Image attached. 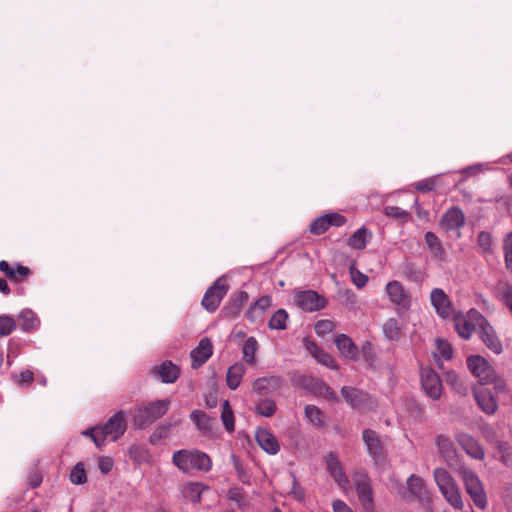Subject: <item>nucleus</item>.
Wrapping results in <instances>:
<instances>
[{
	"label": "nucleus",
	"instance_id": "obj_1",
	"mask_svg": "<svg viewBox=\"0 0 512 512\" xmlns=\"http://www.w3.org/2000/svg\"><path fill=\"white\" fill-rule=\"evenodd\" d=\"M127 413L118 411L111 416L104 425L94 426L82 432L86 437H90L98 448L105 445L106 439L117 441L123 436L127 429Z\"/></svg>",
	"mask_w": 512,
	"mask_h": 512
},
{
	"label": "nucleus",
	"instance_id": "obj_2",
	"mask_svg": "<svg viewBox=\"0 0 512 512\" xmlns=\"http://www.w3.org/2000/svg\"><path fill=\"white\" fill-rule=\"evenodd\" d=\"M433 479L446 502L456 510L464 508L462 494L454 477L443 467L433 470Z\"/></svg>",
	"mask_w": 512,
	"mask_h": 512
},
{
	"label": "nucleus",
	"instance_id": "obj_3",
	"mask_svg": "<svg viewBox=\"0 0 512 512\" xmlns=\"http://www.w3.org/2000/svg\"><path fill=\"white\" fill-rule=\"evenodd\" d=\"M173 464L182 472L193 469L208 472L212 467L210 457L199 450H178L172 457Z\"/></svg>",
	"mask_w": 512,
	"mask_h": 512
},
{
	"label": "nucleus",
	"instance_id": "obj_4",
	"mask_svg": "<svg viewBox=\"0 0 512 512\" xmlns=\"http://www.w3.org/2000/svg\"><path fill=\"white\" fill-rule=\"evenodd\" d=\"M457 472L474 505L479 509H486L488 506L487 495L478 474L465 466L460 467Z\"/></svg>",
	"mask_w": 512,
	"mask_h": 512
},
{
	"label": "nucleus",
	"instance_id": "obj_5",
	"mask_svg": "<svg viewBox=\"0 0 512 512\" xmlns=\"http://www.w3.org/2000/svg\"><path fill=\"white\" fill-rule=\"evenodd\" d=\"M170 401L163 399L139 406L134 414L133 421L137 427H144L161 418L168 411Z\"/></svg>",
	"mask_w": 512,
	"mask_h": 512
},
{
	"label": "nucleus",
	"instance_id": "obj_6",
	"mask_svg": "<svg viewBox=\"0 0 512 512\" xmlns=\"http://www.w3.org/2000/svg\"><path fill=\"white\" fill-rule=\"evenodd\" d=\"M455 329L458 335L468 340L471 338L476 328L478 330L485 321V317L476 309H470L467 313H455L453 315Z\"/></svg>",
	"mask_w": 512,
	"mask_h": 512
},
{
	"label": "nucleus",
	"instance_id": "obj_7",
	"mask_svg": "<svg viewBox=\"0 0 512 512\" xmlns=\"http://www.w3.org/2000/svg\"><path fill=\"white\" fill-rule=\"evenodd\" d=\"M341 395L349 405L360 411H370L373 410L376 406L372 397L353 387H342Z\"/></svg>",
	"mask_w": 512,
	"mask_h": 512
},
{
	"label": "nucleus",
	"instance_id": "obj_8",
	"mask_svg": "<svg viewBox=\"0 0 512 512\" xmlns=\"http://www.w3.org/2000/svg\"><path fill=\"white\" fill-rule=\"evenodd\" d=\"M228 291L227 280L224 276L219 277L213 286H211L202 299V306L209 312L215 311L221 300L224 298Z\"/></svg>",
	"mask_w": 512,
	"mask_h": 512
},
{
	"label": "nucleus",
	"instance_id": "obj_9",
	"mask_svg": "<svg viewBox=\"0 0 512 512\" xmlns=\"http://www.w3.org/2000/svg\"><path fill=\"white\" fill-rule=\"evenodd\" d=\"M385 293L389 301L395 305L398 310H408L411 306L410 293L404 288L402 283L396 280L389 281L385 285Z\"/></svg>",
	"mask_w": 512,
	"mask_h": 512
},
{
	"label": "nucleus",
	"instance_id": "obj_10",
	"mask_svg": "<svg viewBox=\"0 0 512 512\" xmlns=\"http://www.w3.org/2000/svg\"><path fill=\"white\" fill-rule=\"evenodd\" d=\"M421 384L426 395L437 400L442 394V383L438 374L431 368L425 367L420 370Z\"/></svg>",
	"mask_w": 512,
	"mask_h": 512
},
{
	"label": "nucleus",
	"instance_id": "obj_11",
	"mask_svg": "<svg viewBox=\"0 0 512 512\" xmlns=\"http://www.w3.org/2000/svg\"><path fill=\"white\" fill-rule=\"evenodd\" d=\"M326 471L342 489L349 487V479L344 472L339 456L335 452L328 453L325 458Z\"/></svg>",
	"mask_w": 512,
	"mask_h": 512
},
{
	"label": "nucleus",
	"instance_id": "obj_12",
	"mask_svg": "<svg viewBox=\"0 0 512 512\" xmlns=\"http://www.w3.org/2000/svg\"><path fill=\"white\" fill-rule=\"evenodd\" d=\"M294 302L299 308L309 312L320 310L326 305L325 299L312 290L297 291Z\"/></svg>",
	"mask_w": 512,
	"mask_h": 512
},
{
	"label": "nucleus",
	"instance_id": "obj_13",
	"mask_svg": "<svg viewBox=\"0 0 512 512\" xmlns=\"http://www.w3.org/2000/svg\"><path fill=\"white\" fill-rule=\"evenodd\" d=\"M430 301L440 318L447 319L455 314L453 305L443 289L434 288L430 294Z\"/></svg>",
	"mask_w": 512,
	"mask_h": 512
},
{
	"label": "nucleus",
	"instance_id": "obj_14",
	"mask_svg": "<svg viewBox=\"0 0 512 512\" xmlns=\"http://www.w3.org/2000/svg\"><path fill=\"white\" fill-rule=\"evenodd\" d=\"M467 364L471 373L479 379V385H482L486 380H489L495 372L494 367L480 355H472L468 357Z\"/></svg>",
	"mask_w": 512,
	"mask_h": 512
},
{
	"label": "nucleus",
	"instance_id": "obj_15",
	"mask_svg": "<svg viewBox=\"0 0 512 512\" xmlns=\"http://www.w3.org/2000/svg\"><path fill=\"white\" fill-rule=\"evenodd\" d=\"M455 439L467 455L476 460L484 459V448L475 437L466 432L460 431L455 434Z\"/></svg>",
	"mask_w": 512,
	"mask_h": 512
},
{
	"label": "nucleus",
	"instance_id": "obj_16",
	"mask_svg": "<svg viewBox=\"0 0 512 512\" xmlns=\"http://www.w3.org/2000/svg\"><path fill=\"white\" fill-rule=\"evenodd\" d=\"M346 223V218L336 212L327 213L315 219L310 225V232L320 235L326 232L331 226H342Z\"/></svg>",
	"mask_w": 512,
	"mask_h": 512
},
{
	"label": "nucleus",
	"instance_id": "obj_17",
	"mask_svg": "<svg viewBox=\"0 0 512 512\" xmlns=\"http://www.w3.org/2000/svg\"><path fill=\"white\" fill-rule=\"evenodd\" d=\"M474 397L480 409L488 414L493 415L498 408V403L492 395L491 390L483 385L474 388Z\"/></svg>",
	"mask_w": 512,
	"mask_h": 512
},
{
	"label": "nucleus",
	"instance_id": "obj_18",
	"mask_svg": "<svg viewBox=\"0 0 512 512\" xmlns=\"http://www.w3.org/2000/svg\"><path fill=\"white\" fill-rule=\"evenodd\" d=\"M478 332L481 340L488 349L497 355L503 352V344L487 319H485Z\"/></svg>",
	"mask_w": 512,
	"mask_h": 512
},
{
	"label": "nucleus",
	"instance_id": "obj_19",
	"mask_svg": "<svg viewBox=\"0 0 512 512\" xmlns=\"http://www.w3.org/2000/svg\"><path fill=\"white\" fill-rule=\"evenodd\" d=\"M435 446L440 457L450 465L457 458V449L454 442L446 435L439 434L435 437Z\"/></svg>",
	"mask_w": 512,
	"mask_h": 512
},
{
	"label": "nucleus",
	"instance_id": "obj_20",
	"mask_svg": "<svg viewBox=\"0 0 512 512\" xmlns=\"http://www.w3.org/2000/svg\"><path fill=\"white\" fill-rule=\"evenodd\" d=\"M213 354V345L209 338H202L198 345L191 351L192 366L194 368L203 365Z\"/></svg>",
	"mask_w": 512,
	"mask_h": 512
},
{
	"label": "nucleus",
	"instance_id": "obj_21",
	"mask_svg": "<svg viewBox=\"0 0 512 512\" xmlns=\"http://www.w3.org/2000/svg\"><path fill=\"white\" fill-rule=\"evenodd\" d=\"M362 438L369 455L375 461L381 459L383 456V445L378 434L371 429H365L362 433Z\"/></svg>",
	"mask_w": 512,
	"mask_h": 512
},
{
	"label": "nucleus",
	"instance_id": "obj_22",
	"mask_svg": "<svg viewBox=\"0 0 512 512\" xmlns=\"http://www.w3.org/2000/svg\"><path fill=\"white\" fill-rule=\"evenodd\" d=\"M255 439L261 449L268 454L275 455L280 450L277 439L268 429L259 428L256 431Z\"/></svg>",
	"mask_w": 512,
	"mask_h": 512
},
{
	"label": "nucleus",
	"instance_id": "obj_23",
	"mask_svg": "<svg viewBox=\"0 0 512 512\" xmlns=\"http://www.w3.org/2000/svg\"><path fill=\"white\" fill-rule=\"evenodd\" d=\"M406 488L412 499L420 501L428 499V489L425 481L421 477L415 474L410 475L406 480Z\"/></svg>",
	"mask_w": 512,
	"mask_h": 512
},
{
	"label": "nucleus",
	"instance_id": "obj_24",
	"mask_svg": "<svg viewBox=\"0 0 512 512\" xmlns=\"http://www.w3.org/2000/svg\"><path fill=\"white\" fill-rule=\"evenodd\" d=\"M464 223V213L459 208L453 207L443 215L441 226L443 229L449 231L459 229Z\"/></svg>",
	"mask_w": 512,
	"mask_h": 512
},
{
	"label": "nucleus",
	"instance_id": "obj_25",
	"mask_svg": "<svg viewBox=\"0 0 512 512\" xmlns=\"http://www.w3.org/2000/svg\"><path fill=\"white\" fill-rule=\"evenodd\" d=\"M208 489L201 482H187L181 486V494L189 502L199 503L204 491Z\"/></svg>",
	"mask_w": 512,
	"mask_h": 512
},
{
	"label": "nucleus",
	"instance_id": "obj_26",
	"mask_svg": "<svg viewBox=\"0 0 512 512\" xmlns=\"http://www.w3.org/2000/svg\"><path fill=\"white\" fill-rule=\"evenodd\" d=\"M335 343L337 346V349L343 355L345 358L351 359L356 361L358 359V348L353 343L350 337H348L345 334H339L336 339Z\"/></svg>",
	"mask_w": 512,
	"mask_h": 512
},
{
	"label": "nucleus",
	"instance_id": "obj_27",
	"mask_svg": "<svg viewBox=\"0 0 512 512\" xmlns=\"http://www.w3.org/2000/svg\"><path fill=\"white\" fill-rule=\"evenodd\" d=\"M424 240L432 257L435 260L441 262L446 260V252L436 234L428 231L424 235Z\"/></svg>",
	"mask_w": 512,
	"mask_h": 512
},
{
	"label": "nucleus",
	"instance_id": "obj_28",
	"mask_svg": "<svg viewBox=\"0 0 512 512\" xmlns=\"http://www.w3.org/2000/svg\"><path fill=\"white\" fill-rule=\"evenodd\" d=\"M155 371L164 383L175 382L180 374L179 368L171 361H164L155 368Z\"/></svg>",
	"mask_w": 512,
	"mask_h": 512
},
{
	"label": "nucleus",
	"instance_id": "obj_29",
	"mask_svg": "<svg viewBox=\"0 0 512 512\" xmlns=\"http://www.w3.org/2000/svg\"><path fill=\"white\" fill-rule=\"evenodd\" d=\"M245 372L246 368L243 363L237 362L230 366L226 375L227 386L232 390L238 388Z\"/></svg>",
	"mask_w": 512,
	"mask_h": 512
},
{
	"label": "nucleus",
	"instance_id": "obj_30",
	"mask_svg": "<svg viewBox=\"0 0 512 512\" xmlns=\"http://www.w3.org/2000/svg\"><path fill=\"white\" fill-rule=\"evenodd\" d=\"M356 490L360 501L364 504L372 502V489L367 475H360L356 480Z\"/></svg>",
	"mask_w": 512,
	"mask_h": 512
},
{
	"label": "nucleus",
	"instance_id": "obj_31",
	"mask_svg": "<svg viewBox=\"0 0 512 512\" xmlns=\"http://www.w3.org/2000/svg\"><path fill=\"white\" fill-rule=\"evenodd\" d=\"M371 239V233L368 229L361 227L356 230L348 239V244L354 249H364Z\"/></svg>",
	"mask_w": 512,
	"mask_h": 512
},
{
	"label": "nucleus",
	"instance_id": "obj_32",
	"mask_svg": "<svg viewBox=\"0 0 512 512\" xmlns=\"http://www.w3.org/2000/svg\"><path fill=\"white\" fill-rule=\"evenodd\" d=\"M258 350V342L255 337H248L242 346L243 358L249 365L257 363L256 352Z\"/></svg>",
	"mask_w": 512,
	"mask_h": 512
},
{
	"label": "nucleus",
	"instance_id": "obj_33",
	"mask_svg": "<svg viewBox=\"0 0 512 512\" xmlns=\"http://www.w3.org/2000/svg\"><path fill=\"white\" fill-rule=\"evenodd\" d=\"M272 304V299L270 296H262L260 297L254 305L247 311L246 316L251 321L254 322L258 316V314L264 313Z\"/></svg>",
	"mask_w": 512,
	"mask_h": 512
},
{
	"label": "nucleus",
	"instance_id": "obj_34",
	"mask_svg": "<svg viewBox=\"0 0 512 512\" xmlns=\"http://www.w3.org/2000/svg\"><path fill=\"white\" fill-rule=\"evenodd\" d=\"M190 418L195 423L199 430H201L204 433L211 432V420L205 412L201 410H194L191 413Z\"/></svg>",
	"mask_w": 512,
	"mask_h": 512
},
{
	"label": "nucleus",
	"instance_id": "obj_35",
	"mask_svg": "<svg viewBox=\"0 0 512 512\" xmlns=\"http://www.w3.org/2000/svg\"><path fill=\"white\" fill-rule=\"evenodd\" d=\"M435 361L441 365V359L448 360L452 356V348L444 339L436 340V352L433 353Z\"/></svg>",
	"mask_w": 512,
	"mask_h": 512
},
{
	"label": "nucleus",
	"instance_id": "obj_36",
	"mask_svg": "<svg viewBox=\"0 0 512 512\" xmlns=\"http://www.w3.org/2000/svg\"><path fill=\"white\" fill-rule=\"evenodd\" d=\"M495 295L512 314V286L507 283L499 284L495 289Z\"/></svg>",
	"mask_w": 512,
	"mask_h": 512
},
{
	"label": "nucleus",
	"instance_id": "obj_37",
	"mask_svg": "<svg viewBox=\"0 0 512 512\" xmlns=\"http://www.w3.org/2000/svg\"><path fill=\"white\" fill-rule=\"evenodd\" d=\"M305 417L306 419L313 424L314 426L322 427L325 424V416L322 413V411L314 406V405H307L305 407Z\"/></svg>",
	"mask_w": 512,
	"mask_h": 512
},
{
	"label": "nucleus",
	"instance_id": "obj_38",
	"mask_svg": "<svg viewBox=\"0 0 512 512\" xmlns=\"http://www.w3.org/2000/svg\"><path fill=\"white\" fill-rule=\"evenodd\" d=\"M127 453L130 459L137 464H141L148 459V450L144 445L132 444L129 446Z\"/></svg>",
	"mask_w": 512,
	"mask_h": 512
},
{
	"label": "nucleus",
	"instance_id": "obj_39",
	"mask_svg": "<svg viewBox=\"0 0 512 512\" xmlns=\"http://www.w3.org/2000/svg\"><path fill=\"white\" fill-rule=\"evenodd\" d=\"M23 331H31L38 326V319L32 310L24 309L19 314Z\"/></svg>",
	"mask_w": 512,
	"mask_h": 512
},
{
	"label": "nucleus",
	"instance_id": "obj_40",
	"mask_svg": "<svg viewBox=\"0 0 512 512\" xmlns=\"http://www.w3.org/2000/svg\"><path fill=\"white\" fill-rule=\"evenodd\" d=\"M288 314L284 309L277 310L268 322V326L273 330H284L287 327Z\"/></svg>",
	"mask_w": 512,
	"mask_h": 512
},
{
	"label": "nucleus",
	"instance_id": "obj_41",
	"mask_svg": "<svg viewBox=\"0 0 512 512\" xmlns=\"http://www.w3.org/2000/svg\"><path fill=\"white\" fill-rule=\"evenodd\" d=\"M382 331L387 339L397 340L400 333V326L398 321L395 318L387 319L382 326Z\"/></svg>",
	"mask_w": 512,
	"mask_h": 512
},
{
	"label": "nucleus",
	"instance_id": "obj_42",
	"mask_svg": "<svg viewBox=\"0 0 512 512\" xmlns=\"http://www.w3.org/2000/svg\"><path fill=\"white\" fill-rule=\"evenodd\" d=\"M70 481L75 485H82L87 481V474L83 463H77L69 475Z\"/></svg>",
	"mask_w": 512,
	"mask_h": 512
},
{
	"label": "nucleus",
	"instance_id": "obj_43",
	"mask_svg": "<svg viewBox=\"0 0 512 512\" xmlns=\"http://www.w3.org/2000/svg\"><path fill=\"white\" fill-rule=\"evenodd\" d=\"M221 419L228 432L234 431V415L227 400L222 403Z\"/></svg>",
	"mask_w": 512,
	"mask_h": 512
},
{
	"label": "nucleus",
	"instance_id": "obj_44",
	"mask_svg": "<svg viewBox=\"0 0 512 512\" xmlns=\"http://www.w3.org/2000/svg\"><path fill=\"white\" fill-rule=\"evenodd\" d=\"M383 213L387 217L400 220L402 223H406L410 219V214L406 210L397 206H386L383 209Z\"/></svg>",
	"mask_w": 512,
	"mask_h": 512
},
{
	"label": "nucleus",
	"instance_id": "obj_45",
	"mask_svg": "<svg viewBox=\"0 0 512 512\" xmlns=\"http://www.w3.org/2000/svg\"><path fill=\"white\" fill-rule=\"evenodd\" d=\"M256 411L261 416L270 417L276 411V403L271 399H264L256 405Z\"/></svg>",
	"mask_w": 512,
	"mask_h": 512
},
{
	"label": "nucleus",
	"instance_id": "obj_46",
	"mask_svg": "<svg viewBox=\"0 0 512 512\" xmlns=\"http://www.w3.org/2000/svg\"><path fill=\"white\" fill-rule=\"evenodd\" d=\"M351 280L357 288H363L368 282V276L360 272L354 264L350 265L349 268Z\"/></svg>",
	"mask_w": 512,
	"mask_h": 512
},
{
	"label": "nucleus",
	"instance_id": "obj_47",
	"mask_svg": "<svg viewBox=\"0 0 512 512\" xmlns=\"http://www.w3.org/2000/svg\"><path fill=\"white\" fill-rule=\"evenodd\" d=\"M503 250L506 268L512 272V232L505 236L503 241Z\"/></svg>",
	"mask_w": 512,
	"mask_h": 512
},
{
	"label": "nucleus",
	"instance_id": "obj_48",
	"mask_svg": "<svg viewBox=\"0 0 512 512\" xmlns=\"http://www.w3.org/2000/svg\"><path fill=\"white\" fill-rule=\"evenodd\" d=\"M490 384L493 385V388L497 393H504L506 391V382L496 373V371L493 373V376L489 378V380H486L482 385L486 387V385Z\"/></svg>",
	"mask_w": 512,
	"mask_h": 512
},
{
	"label": "nucleus",
	"instance_id": "obj_49",
	"mask_svg": "<svg viewBox=\"0 0 512 512\" xmlns=\"http://www.w3.org/2000/svg\"><path fill=\"white\" fill-rule=\"evenodd\" d=\"M15 328V321L12 317L0 316V337L9 335Z\"/></svg>",
	"mask_w": 512,
	"mask_h": 512
},
{
	"label": "nucleus",
	"instance_id": "obj_50",
	"mask_svg": "<svg viewBox=\"0 0 512 512\" xmlns=\"http://www.w3.org/2000/svg\"><path fill=\"white\" fill-rule=\"evenodd\" d=\"M493 446L496 449L497 455L501 461L508 462L510 460V452H509L508 443L498 440V441H495Z\"/></svg>",
	"mask_w": 512,
	"mask_h": 512
},
{
	"label": "nucleus",
	"instance_id": "obj_51",
	"mask_svg": "<svg viewBox=\"0 0 512 512\" xmlns=\"http://www.w3.org/2000/svg\"><path fill=\"white\" fill-rule=\"evenodd\" d=\"M314 329L317 335L324 336L334 329V323L328 319L319 320L316 322Z\"/></svg>",
	"mask_w": 512,
	"mask_h": 512
},
{
	"label": "nucleus",
	"instance_id": "obj_52",
	"mask_svg": "<svg viewBox=\"0 0 512 512\" xmlns=\"http://www.w3.org/2000/svg\"><path fill=\"white\" fill-rule=\"evenodd\" d=\"M478 245L482 248L485 252H492V246H493V237L488 232H481L478 235Z\"/></svg>",
	"mask_w": 512,
	"mask_h": 512
},
{
	"label": "nucleus",
	"instance_id": "obj_53",
	"mask_svg": "<svg viewBox=\"0 0 512 512\" xmlns=\"http://www.w3.org/2000/svg\"><path fill=\"white\" fill-rule=\"evenodd\" d=\"M487 170H492V167L489 163H479L472 166H469L463 170V174L465 177H470L480 172H484Z\"/></svg>",
	"mask_w": 512,
	"mask_h": 512
},
{
	"label": "nucleus",
	"instance_id": "obj_54",
	"mask_svg": "<svg viewBox=\"0 0 512 512\" xmlns=\"http://www.w3.org/2000/svg\"><path fill=\"white\" fill-rule=\"evenodd\" d=\"M98 467L103 475H107L114 467V460L109 456H101L98 459Z\"/></svg>",
	"mask_w": 512,
	"mask_h": 512
},
{
	"label": "nucleus",
	"instance_id": "obj_55",
	"mask_svg": "<svg viewBox=\"0 0 512 512\" xmlns=\"http://www.w3.org/2000/svg\"><path fill=\"white\" fill-rule=\"evenodd\" d=\"M315 359L321 363L322 365L330 368V369H338V366L334 359L325 351H321L318 355H316Z\"/></svg>",
	"mask_w": 512,
	"mask_h": 512
},
{
	"label": "nucleus",
	"instance_id": "obj_56",
	"mask_svg": "<svg viewBox=\"0 0 512 512\" xmlns=\"http://www.w3.org/2000/svg\"><path fill=\"white\" fill-rule=\"evenodd\" d=\"M446 382L448 385L452 386L456 391H462V382L458 374L455 372H448L446 374Z\"/></svg>",
	"mask_w": 512,
	"mask_h": 512
},
{
	"label": "nucleus",
	"instance_id": "obj_57",
	"mask_svg": "<svg viewBox=\"0 0 512 512\" xmlns=\"http://www.w3.org/2000/svg\"><path fill=\"white\" fill-rule=\"evenodd\" d=\"M415 189L419 192H428L434 189L435 180L433 178L425 179L415 183Z\"/></svg>",
	"mask_w": 512,
	"mask_h": 512
},
{
	"label": "nucleus",
	"instance_id": "obj_58",
	"mask_svg": "<svg viewBox=\"0 0 512 512\" xmlns=\"http://www.w3.org/2000/svg\"><path fill=\"white\" fill-rule=\"evenodd\" d=\"M30 274V269L28 267L22 266L20 264H17L16 267H14V278L13 280L20 281L25 278H27Z\"/></svg>",
	"mask_w": 512,
	"mask_h": 512
},
{
	"label": "nucleus",
	"instance_id": "obj_59",
	"mask_svg": "<svg viewBox=\"0 0 512 512\" xmlns=\"http://www.w3.org/2000/svg\"><path fill=\"white\" fill-rule=\"evenodd\" d=\"M172 428V424H163V425H160L156 428L155 432L153 433V436L152 438L153 439H163L165 438L170 430Z\"/></svg>",
	"mask_w": 512,
	"mask_h": 512
},
{
	"label": "nucleus",
	"instance_id": "obj_60",
	"mask_svg": "<svg viewBox=\"0 0 512 512\" xmlns=\"http://www.w3.org/2000/svg\"><path fill=\"white\" fill-rule=\"evenodd\" d=\"M277 381H278V378H276V377L258 378L254 381L253 387L256 390H262V389H265L268 384H274Z\"/></svg>",
	"mask_w": 512,
	"mask_h": 512
},
{
	"label": "nucleus",
	"instance_id": "obj_61",
	"mask_svg": "<svg viewBox=\"0 0 512 512\" xmlns=\"http://www.w3.org/2000/svg\"><path fill=\"white\" fill-rule=\"evenodd\" d=\"M33 373L29 370L22 371L16 379V383L19 385L30 384L33 381Z\"/></svg>",
	"mask_w": 512,
	"mask_h": 512
},
{
	"label": "nucleus",
	"instance_id": "obj_62",
	"mask_svg": "<svg viewBox=\"0 0 512 512\" xmlns=\"http://www.w3.org/2000/svg\"><path fill=\"white\" fill-rule=\"evenodd\" d=\"M482 435L486 439V441L492 445L495 443V441H498L496 439L495 431L491 427L483 428Z\"/></svg>",
	"mask_w": 512,
	"mask_h": 512
},
{
	"label": "nucleus",
	"instance_id": "obj_63",
	"mask_svg": "<svg viewBox=\"0 0 512 512\" xmlns=\"http://www.w3.org/2000/svg\"><path fill=\"white\" fill-rule=\"evenodd\" d=\"M0 271L10 279L14 278V268L5 260L0 261Z\"/></svg>",
	"mask_w": 512,
	"mask_h": 512
},
{
	"label": "nucleus",
	"instance_id": "obj_64",
	"mask_svg": "<svg viewBox=\"0 0 512 512\" xmlns=\"http://www.w3.org/2000/svg\"><path fill=\"white\" fill-rule=\"evenodd\" d=\"M334 512H353L344 502L336 500L333 502Z\"/></svg>",
	"mask_w": 512,
	"mask_h": 512
}]
</instances>
